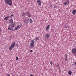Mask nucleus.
Listing matches in <instances>:
<instances>
[{
  "label": "nucleus",
  "mask_w": 76,
  "mask_h": 76,
  "mask_svg": "<svg viewBox=\"0 0 76 76\" xmlns=\"http://www.w3.org/2000/svg\"><path fill=\"white\" fill-rule=\"evenodd\" d=\"M4 2L9 6L12 5V0H4Z\"/></svg>",
  "instance_id": "nucleus-1"
},
{
  "label": "nucleus",
  "mask_w": 76,
  "mask_h": 76,
  "mask_svg": "<svg viewBox=\"0 0 76 76\" xmlns=\"http://www.w3.org/2000/svg\"><path fill=\"white\" fill-rule=\"evenodd\" d=\"M15 44H16V42H14L11 44L10 47L9 48V50H12L15 47Z\"/></svg>",
  "instance_id": "nucleus-2"
},
{
  "label": "nucleus",
  "mask_w": 76,
  "mask_h": 76,
  "mask_svg": "<svg viewBox=\"0 0 76 76\" xmlns=\"http://www.w3.org/2000/svg\"><path fill=\"white\" fill-rule=\"evenodd\" d=\"M35 41L34 40H32L31 41L30 45V48H34V47L35 45Z\"/></svg>",
  "instance_id": "nucleus-3"
},
{
  "label": "nucleus",
  "mask_w": 76,
  "mask_h": 76,
  "mask_svg": "<svg viewBox=\"0 0 76 76\" xmlns=\"http://www.w3.org/2000/svg\"><path fill=\"white\" fill-rule=\"evenodd\" d=\"M24 23L25 24H28L29 23L28 20L27 19H25L24 20Z\"/></svg>",
  "instance_id": "nucleus-4"
},
{
  "label": "nucleus",
  "mask_w": 76,
  "mask_h": 76,
  "mask_svg": "<svg viewBox=\"0 0 76 76\" xmlns=\"http://www.w3.org/2000/svg\"><path fill=\"white\" fill-rule=\"evenodd\" d=\"M50 37V35L49 34H45V37L47 38H48Z\"/></svg>",
  "instance_id": "nucleus-5"
},
{
  "label": "nucleus",
  "mask_w": 76,
  "mask_h": 76,
  "mask_svg": "<svg viewBox=\"0 0 76 76\" xmlns=\"http://www.w3.org/2000/svg\"><path fill=\"white\" fill-rule=\"evenodd\" d=\"M37 3H38V5L40 6L41 5V0H37Z\"/></svg>",
  "instance_id": "nucleus-6"
},
{
  "label": "nucleus",
  "mask_w": 76,
  "mask_h": 76,
  "mask_svg": "<svg viewBox=\"0 0 76 76\" xmlns=\"http://www.w3.org/2000/svg\"><path fill=\"white\" fill-rule=\"evenodd\" d=\"M21 26H18L15 28V29L17 30V29H19L20 28Z\"/></svg>",
  "instance_id": "nucleus-7"
},
{
  "label": "nucleus",
  "mask_w": 76,
  "mask_h": 76,
  "mask_svg": "<svg viewBox=\"0 0 76 76\" xmlns=\"http://www.w3.org/2000/svg\"><path fill=\"white\" fill-rule=\"evenodd\" d=\"M76 12V10H74L72 11V14L74 15H75Z\"/></svg>",
  "instance_id": "nucleus-8"
},
{
  "label": "nucleus",
  "mask_w": 76,
  "mask_h": 76,
  "mask_svg": "<svg viewBox=\"0 0 76 76\" xmlns=\"http://www.w3.org/2000/svg\"><path fill=\"white\" fill-rule=\"evenodd\" d=\"M8 29L9 30V31H13V28L12 27H8Z\"/></svg>",
  "instance_id": "nucleus-9"
},
{
  "label": "nucleus",
  "mask_w": 76,
  "mask_h": 76,
  "mask_svg": "<svg viewBox=\"0 0 76 76\" xmlns=\"http://www.w3.org/2000/svg\"><path fill=\"white\" fill-rule=\"evenodd\" d=\"M76 50L75 49H73L72 50V52L73 53H76Z\"/></svg>",
  "instance_id": "nucleus-10"
},
{
  "label": "nucleus",
  "mask_w": 76,
  "mask_h": 76,
  "mask_svg": "<svg viewBox=\"0 0 76 76\" xmlns=\"http://www.w3.org/2000/svg\"><path fill=\"white\" fill-rule=\"evenodd\" d=\"M65 61H67V55L66 54L65 55Z\"/></svg>",
  "instance_id": "nucleus-11"
},
{
  "label": "nucleus",
  "mask_w": 76,
  "mask_h": 76,
  "mask_svg": "<svg viewBox=\"0 0 76 76\" xmlns=\"http://www.w3.org/2000/svg\"><path fill=\"white\" fill-rule=\"evenodd\" d=\"M9 16H7V17H6L4 18V20H7L8 18H9Z\"/></svg>",
  "instance_id": "nucleus-12"
},
{
  "label": "nucleus",
  "mask_w": 76,
  "mask_h": 76,
  "mask_svg": "<svg viewBox=\"0 0 76 76\" xmlns=\"http://www.w3.org/2000/svg\"><path fill=\"white\" fill-rule=\"evenodd\" d=\"M13 22V20L12 19H10L9 20V23H12Z\"/></svg>",
  "instance_id": "nucleus-13"
},
{
  "label": "nucleus",
  "mask_w": 76,
  "mask_h": 76,
  "mask_svg": "<svg viewBox=\"0 0 76 76\" xmlns=\"http://www.w3.org/2000/svg\"><path fill=\"white\" fill-rule=\"evenodd\" d=\"M68 74L69 75H72V72L71 71H69L68 72Z\"/></svg>",
  "instance_id": "nucleus-14"
},
{
  "label": "nucleus",
  "mask_w": 76,
  "mask_h": 76,
  "mask_svg": "<svg viewBox=\"0 0 76 76\" xmlns=\"http://www.w3.org/2000/svg\"><path fill=\"white\" fill-rule=\"evenodd\" d=\"M31 14H28V18H31Z\"/></svg>",
  "instance_id": "nucleus-15"
},
{
  "label": "nucleus",
  "mask_w": 76,
  "mask_h": 76,
  "mask_svg": "<svg viewBox=\"0 0 76 76\" xmlns=\"http://www.w3.org/2000/svg\"><path fill=\"white\" fill-rule=\"evenodd\" d=\"M35 39L36 41H38V40H39V37H37L35 38Z\"/></svg>",
  "instance_id": "nucleus-16"
},
{
  "label": "nucleus",
  "mask_w": 76,
  "mask_h": 76,
  "mask_svg": "<svg viewBox=\"0 0 76 76\" xmlns=\"http://www.w3.org/2000/svg\"><path fill=\"white\" fill-rule=\"evenodd\" d=\"M25 13L23 12L22 13V16H24V17H25Z\"/></svg>",
  "instance_id": "nucleus-17"
},
{
  "label": "nucleus",
  "mask_w": 76,
  "mask_h": 76,
  "mask_svg": "<svg viewBox=\"0 0 76 76\" xmlns=\"http://www.w3.org/2000/svg\"><path fill=\"white\" fill-rule=\"evenodd\" d=\"M64 28H66V29L69 28V27L68 26H64Z\"/></svg>",
  "instance_id": "nucleus-18"
},
{
  "label": "nucleus",
  "mask_w": 76,
  "mask_h": 76,
  "mask_svg": "<svg viewBox=\"0 0 76 76\" xmlns=\"http://www.w3.org/2000/svg\"><path fill=\"white\" fill-rule=\"evenodd\" d=\"M54 8H56L57 7V4H56L54 6Z\"/></svg>",
  "instance_id": "nucleus-19"
},
{
  "label": "nucleus",
  "mask_w": 76,
  "mask_h": 76,
  "mask_svg": "<svg viewBox=\"0 0 76 76\" xmlns=\"http://www.w3.org/2000/svg\"><path fill=\"white\" fill-rule=\"evenodd\" d=\"M11 26L12 27H15V26H14V24H12L11 26Z\"/></svg>",
  "instance_id": "nucleus-20"
},
{
  "label": "nucleus",
  "mask_w": 76,
  "mask_h": 76,
  "mask_svg": "<svg viewBox=\"0 0 76 76\" xmlns=\"http://www.w3.org/2000/svg\"><path fill=\"white\" fill-rule=\"evenodd\" d=\"M32 22H33L32 20L31 19H30V23H32Z\"/></svg>",
  "instance_id": "nucleus-21"
},
{
  "label": "nucleus",
  "mask_w": 76,
  "mask_h": 76,
  "mask_svg": "<svg viewBox=\"0 0 76 76\" xmlns=\"http://www.w3.org/2000/svg\"><path fill=\"white\" fill-rule=\"evenodd\" d=\"M29 13H30V12H26V14L27 15H29Z\"/></svg>",
  "instance_id": "nucleus-22"
},
{
  "label": "nucleus",
  "mask_w": 76,
  "mask_h": 76,
  "mask_svg": "<svg viewBox=\"0 0 76 76\" xmlns=\"http://www.w3.org/2000/svg\"><path fill=\"white\" fill-rule=\"evenodd\" d=\"M49 28H50V25H48L46 28H47L48 29H49Z\"/></svg>",
  "instance_id": "nucleus-23"
},
{
  "label": "nucleus",
  "mask_w": 76,
  "mask_h": 76,
  "mask_svg": "<svg viewBox=\"0 0 76 76\" xmlns=\"http://www.w3.org/2000/svg\"><path fill=\"white\" fill-rule=\"evenodd\" d=\"M13 16V15L12 14L11 15V16H10V18H12V17Z\"/></svg>",
  "instance_id": "nucleus-24"
},
{
  "label": "nucleus",
  "mask_w": 76,
  "mask_h": 76,
  "mask_svg": "<svg viewBox=\"0 0 76 76\" xmlns=\"http://www.w3.org/2000/svg\"><path fill=\"white\" fill-rule=\"evenodd\" d=\"M48 29H49V28H46V31H48Z\"/></svg>",
  "instance_id": "nucleus-25"
},
{
  "label": "nucleus",
  "mask_w": 76,
  "mask_h": 76,
  "mask_svg": "<svg viewBox=\"0 0 76 76\" xmlns=\"http://www.w3.org/2000/svg\"><path fill=\"white\" fill-rule=\"evenodd\" d=\"M19 59V58H18V57H16V60H18Z\"/></svg>",
  "instance_id": "nucleus-26"
},
{
  "label": "nucleus",
  "mask_w": 76,
  "mask_h": 76,
  "mask_svg": "<svg viewBox=\"0 0 76 76\" xmlns=\"http://www.w3.org/2000/svg\"><path fill=\"white\" fill-rule=\"evenodd\" d=\"M50 64H51V65H52L53 64V61H51L50 62Z\"/></svg>",
  "instance_id": "nucleus-27"
},
{
  "label": "nucleus",
  "mask_w": 76,
  "mask_h": 76,
  "mask_svg": "<svg viewBox=\"0 0 76 76\" xmlns=\"http://www.w3.org/2000/svg\"><path fill=\"white\" fill-rule=\"evenodd\" d=\"M66 3H69V1L68 0H66Z\"/></svg>",
  "instance_id": "nucleus-28"
},
{
  "label": "nucleus",
  "mask_w": 76,
  "mask_h": 76,
  "mask_svg": "<svg viewBox=\"0 0 76 76\" xmlns=\"http://www.w3.org/2000/svg\"><path fill=\"white\" fill-rule=\"evenodd\" d=\"M67 4V3L66 2L64 3V4L65 5H66V4Z\"/></svg>",
  "instance_id": "nucleus-29"
},
{
  "label": "nucleus",
  "mask_w": 76,
  "mask_h": 76,
  "mask_svg": "<svg viewBox=\"0 0 76 76\" xmlns=\"http://www.w3.org/2000/svg\"><path fill=\"white\" fill-rule=\"evenodd\" d=\"M59 66H60V64H58V65H56V66L57 67H58Z\"/></svg>",
  "instance_id": "nucleus-30"
},
{
  "label": "nucleus",
  "mask_w": 76,
  "mask_h": 76,
  "mask_svg": "<svg viewBox=\"0 0 76 76\" xmlns=\"http://www.w3.org/2000/svg\"><path fill=\"white\" fill-rule=\"evenodd\" d=\"M30 52H31V53H32V52H33V50H31L30 51Z\"/></svg>",
  "instance_id": "nucleus-31"
},
{
  "label": "nucleus",
  "mask_w": 76,
  "mask_h": 76,
  "mask_svg": "<svg viewBox=\"0 0 76 76\" xmlns=\"http://www.w3.org/2000/svg\"><path fill=\"white\" fill-rule=\"evenodd\" d=\"M10 76V74H8L7 75V76Z\"/></svg>",
  "instance_id": "nucleus-32"
},
{
  "label": "nucleus",
  "mask_w": 76,
  "mask_h": 76,
  "mask_svg": "<svg viewBox=\"0 0 76 76\" xmlns=\"http://www.w3.org/2000/svg\"><path fill=\"white\" fill-rule=\"evenodd\" d=\"M74 64H75V65L76 66V62L74 63Z\"/></svg>",
  "instance_id": "nucleus-33"
},
{
  "label": "nucleus",
  "mask_w": 76,
  "mask_h": 76,
  "mask_svg": "<svg viewBox=\"0 0 76 76\" xmlns=\"http://www.w3.org/2000/svg\"><path fill=\"white\" fill-rule=\"evenodd\" d=\"M18 45H19V44H18V43H17V44H16V46H18Z\"/></svg>",
  "instance_id": "nucleus-34"
},
{
  "label": "nucleus",
  "mask_w": 76,
  "mask_h": 76,
  "mask_svg": "<svg viewBox=\"0 0 76 76\" xmlns=\"http://www.w3.org/2000/svg\"><path fill=\"white\" fill-rule=\"evenodd\" d=\"M50 7H51V5H50Z\"/></svg>",
  "instance_id": "nucleus-35"
},
{
  "label": "nucleus",
  "mask_w": 76,
  "mask_h": 76,
  "mask_svg": "<svg viewBox=\"0 0 76 76\" xmlns=\"http://www.w3.org/2000/svg\"><path fill=\"white\" fill-rule=\"evenodd\" d=\"M75 56L76 57V52H75Z\"/></svg>",
  "instance_id": "nucleus-36"
},
{
  "label": "nucleus",
  "mask_w": 76,
  "mask_h": 76,
  "mask_svg": "<svg viewBox=\"0 0 76 76\" xmlns=\"http://www.w3.org/2000/svg\"><path fill=\"white\" fill-rule=\"evenodd\" d=\"M30 76H34L33 75H31Z\"/></svg>",
  "instance_id": "nucleus-37"
},
{
  "label": "nucleus",
  "mask_w": 76,
  "mask_h": 76,
  "mask_svg": "<svg viewBox=\"0 0 76 76\" xmlns=\"http://www.w3.org/2000/svg\"><path fill=\"white\" fill-rule=\"evenodd\" d=\"M10 38H12V36H10Z\"/></svg>",
  "instance_id": "nucleus-38"
},
{
  "label": "nucleus",
  "mask_w": 76,
  "mask_h": 76,
  "mask_svg": "<svg viewBox=\"0 0 76 76\" xmlns=\"http://www.w3.org/2000/svg\"><path fill=\"white\" fill-rule=\"evenodd\" d=\"M1 28H0V31H1Z\"/></svg>",
  "instance_id": "nucleus-39"
},
{
  "label": "nucleus",
  "mask_w": 76,
  "mask_h": 76,
  "mask_svg": "<svg viewBox=\"0 0 76 76\" xmlns=\"http://www.w3.org/2000/svg\"><path fill=\"white\" fill-rule=\"evenodd\" d=\"M2 65H3V64H1V66H2Z\"/></svg>",
  "instance_id": "nucleus-40"
},
{
  "label": "nucleus",
  "mask_w": 76,
  "mask_h": 76,
  "mask_svg": "<svg viewBox=\"0 0 76 76\" xmlns=\"http://www.w3.org/2000/svg\"><path fill=\"white\" fill-rule=\"evenodd\" d=\"M1 35V33H0V35Z\"/></svg>",
  "instance_id": "nucleus-41"
}]
</instances>
